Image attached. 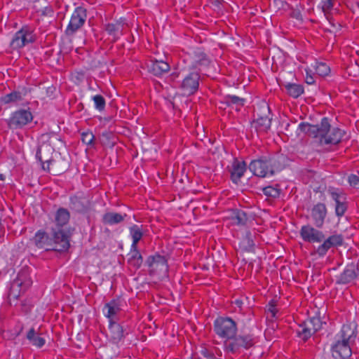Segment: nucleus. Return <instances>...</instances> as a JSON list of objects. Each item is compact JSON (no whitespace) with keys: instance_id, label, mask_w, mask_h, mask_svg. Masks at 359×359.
<instances>
[{"instance_id":"nucleus-24","label":"nucleus","mask_w":359,"mask_h":359,"mask_svg":"<svg viewBox=\"0 0 359 359\" xmlns=\"http://www.w3.org/2000/svg\"><path fill=\"white\" fill-rule=\"evenodd\" d=\"M70 215L69 211L63 208H60L57 210V211L55 213V221L57 225L56 228H53V229L58 230L61 229L64 231V230L62 229L63 226L67 224V222L69 220Z\"/></svg>"},{"instance_id":"nucleus-31","label":"nucleus","mask_w":359,"mask_h":359,"mask_svg":"<svg viewBox=\"0 0 359 359\" xmlns=\"http://www.w3.org/2000/svg\"><path fill=\"white\" fill-rule=\"evenodd\" d=\"M22 93L19 91H13L1 97L0 100L3 104L14 103L22 100Z\"/></svg>"},{"instance_id":"nucleus-3","label":"nucleus","mask_w":359,"mask_h":359,"mask_svg":"<svg viewBox=\"0 0 359 359\" xmlns=\"http://www.w3.org/2000/svg\"><path fill=\"white\" fill-rule=\"evenodd\" d=\"M32 284L28 269H22L18 274V276L11 283L8 293L10 304L12 301L17 300L20 294L25 292Z\"/></svg>"},{"instance_id":"nucleus-23","label":"nucleus","mask_w":359,"mask_h":359,"mask_svg":"<svg viewBox=\"0 0 359 359\" xmlns=\"http://www.w3.org/2000/svg\"><path fill=\"white\" fill-rule=\"evenodd\" d=\"M89 208L88 200L83 196H74L70 198V208L77 212H83Z\"/></svg>"},{"instance_id":"nucleus-7","label":"nucleus","mask_w":359,"mask_h":359,"mask_svg":"<svg viewBox=\"0 0 359 359\" xmlns=\"http://www.w3.org/2000/svg\"><path fill=\"white\" fill-rule=\"evenodd\" d=\"M33 120L32 112L27 109H19L14 111L8 121L11 129L22 128Z\"/></svg>"},{"instance_id":"nucleus-21","label":"nucleus","mask_w":359,"mask_h":359,"mask_svg":"<svg viewBox=\"0 0 359 359\" xmlns=\"http://www.w3.org/2000/svg\"><path fill=\"white\" fill-rule=\"evenodd\" d=\"M149 71L154 75L160 76L170 70L168 63L163 60H150L147 65Z\"/></svg>"},{"instance_id":"nucleus-37","label":"nucleus","mask_w":359,"mask_h":359,"mask_svg":"<svg viewBox=\"0 0 359 359\" xmlns=\"http://www.w3.org/2000/svg\"><path fill=\"white\" fill-rule=\"evenodd\" d=\"M263 193L266 196L269 198H276L280 196V189L278 187V186H268L263 188Z\"/></svg>"},{"instance_id":"nucleus-47","label":"nucleus","mask_w":359,"mask_h":359,"mask_svg":"<svg viewBox=\"0 0 359 359\" xmlns=\"http://www.w3.org/2000/svg\"><path fill=\"white\" fill-rule=\"evenodd\" d=\"M41 328L40 327H38L37 330L34 327H31L28 332H27L26 337H34L36 335H42L43 333L41 331Z\"/></svg>"},{"instance_id":"nucleus-32","label":"nucleus","mask_w":359,"mask_h":359,"mask_svg":"<svg viewBox=\"0 0 359 359\" xmlns=\"http://www.w3.org/2000/svg\"><path fill=\"white\" fill-rule=\"evenodd\" d=\"M285 87L287 93L294 98H297L304 93V88L299 84L289 83L286 84Z\"/></svg>"},{"instance_id":"nucleus-41","label":"nucleus","mask_w":359,"mask_h":359,"mask_svg":"<svg viewBox=\"0 0 359 359\" xmlns=\"http://www.w3.org/2000/svg\"><path fill=\"white\" fill-rule=\"evenodd\" d=\"M95 107L100 111L104 110L105 107V100L101 95H96L93 97Z\"/></svg>"},{"instance_id":"nucleus-51","label":"nucleus","mask_w":359,"mask_h":359,"mask_svg":"<svg viewBox=\"0 0 359 359\" xmlns=\"http://www.w3.org/2000/svg\"><path fill=\"white\" fill-rule=\"evenodd\" d=\"M4 234V226L0 222V238H1Z\"/></svg>"},{"instance_id":"nucleus-25","label":"nucleus","mask_w":359,"mask_h":359,"mask_svg":"<svg viewBox=\"0 0 359 359\" xmlns=\"http://www.w3.org/2000/svg\"><path fill=\"white\" fill-rule=\"evenodd\" d=\"M269 164L272 170V175L276 172L281 170L284 167L286 158L283 155H277L267 158Z\"/></svg>"},{"instance_id":"nucleus-48","label":"nucleus","mask_w":359,"mask_h":359,"mask_svg":"<svg viewBox=\"0 0 359 359\" xmlns=\"http://www.w3.org/2000/svg\"><path fill=\"white\" fill-rule=\"evenodd\" d=\"M245 241L247 242V246L249 250H250L254 246V242L252 239V234L250 232L247 231L245 237Z\"/></svg>"},{"instance_id":"nucleus-26","label":"nucleus","mask_w":359,"mask_h":359,"mask_svg":"<svg viewBox=\"0 0 359 359\" xmlns=\"http://www.w3.org/2000/svg\"><path fill=\"white\" fill-rule=\"evenodd\" d=\"M129 231L133 239L132 249H135L137 247L138 242L142 238L144 235L142 226L134 224L130 227Z\"/></svg>"},{"instance_id":"nucleus-50","label":"nucleus","mask_w":359,"mask_h":359,"mask_svg":"<svg viewBox=\"0 0 359 359\" xmlns=\"http://www.w3.org/2000/svg\"><path fill=\"white\" fill-rule=\"evenodd\" d=\"M306 83L311 85V84L314 83L315 80L311 75H309V74L307 73V75L306 77Z\"/></svg>"},{"instance_id":"nucleus-1","label":"nucleus","mask_w":359,"mask_h":359,"mask_svg":"<svg viewBox=\"0 0 359 359\" xmlns=\"http://www.w3.org/2000/svg\"><path fill=\"white\" fill-rule=\"evenodd\" d=\"M298 129L310 137L318 138L320 144H337L341 142L344 136L343 130L337 127L331 128L326 117L318 125L301 123Z\"/></svg>"},{"instance_id":"nucleus-12","label":"nucleus","mask_w":359,"mask_h":359,"mask_svg":"<svg viewBox=\"0 0 359 359\" xmlns=\"http://www.w3.org/2000/svg\"><path fill=\"white\" fill-rule=\"evenodd\" d=\"M249 169L255 175L260 177L272 175V170L267 161V158H262L251 161Z\"/></svg>"},{"instance_id":"nucleus-55","label":"nucleus","mask_w":359,"mask_h":359,"mask_svg":"<svg viewBox=\"0 0 359 359\" xmlns=\"http://www.w3.org/2000/svg\"><path fill=\"white\" fill-rule=\"evenodd\" d=\"M215 351H216V354L221 355V353H219L217 351V350H216Z\"/></svg>"},{"instance_id":"nucleus-33","label":"nucleus","mask_w":359,"mask_h":359,"mask_svg":"<svg viewBox=\"0 0 359 359\" xmlns=\"http://www.w3.org/2000/svg\"><path fill=\"white\" fill-rule=\"evenodd\" d=\"M323 241V243L316 250V253L320 257L325 256L331 248L334 247L330 236L326 239L324 238Z\"/></svg>"},{"instance_id":"nucleus-49","label":"nucleus","mask_w":359,"mask_h":359,"mask_svg":"<svg viewBox=\"0 0 359 359\" xmlns=\"http://www.w3.org/2000/svg\"><path fill=\"white\" fill-rule=\"evenodd\" d=\"M348 182L350 184L354 187H359V177L356 175H351L348 177Z\"/></svg>"},{"instance_id":"nucleus-14","label":"nucleus","mask_w":359,"mask_h":359,"mask_svg":"<svg viewBox=\"0 0 359 359\" xmlns=\"http://www.w3.org/2000/svg\"><path fill=\"white\" fill-rule=\"evenodd\" d=\"M349 339L343 338L332 346V353L335 359H346L351 355Z\"/></svg>"},{"instance_id":"nucleus-27","label":"nucleus","mask_w":359,"mask_h":359,"mask_svg":"<svg viewBox=\"0 0 359 359\" xmlns=\"http://www.w3.org/2000/svg\"><path fill=\"white\" fill-rule=\"evenodd\" d=\"M130 256L128 260V264L135 269H139L143 262V258L137 247L135 249H130Z\"/></svg>"},{"instance_id":"nucleus-52","label":"nucleus","mask_w":359,"mask_h":359,"mask_svg":"<svg viewBox=\"0 0 359 359\" xmlns=\"http://www.w3.org/2000/svg\"><path fill=\"white\" fill-rule=\"evenodd\" d=\"M172 77H177L179 76L178 73H172L171 75Z\"/></svg>"},{"instance_id":"nucleus-13","label":"nucleus","mask_w":359,"mask_h":359,"mask_svg":"<svg viewBox=\"0 0 359 359\" xmlns=\"http://www.w3.org/2000/svg\"><path fill=\"white\" fill-rule=\"evenodd\" d=\"M300 236L303 241L308 243H321L325 238L321 231L310 225H304L301 228Z\"/></svg>"},{"instance_id":"nucleus-18","label":"nucleus","mask_w":359,"mask_h":359,"mask_svg":"<svg viewBox=\"0 0 359 359\" xmlns=\"http://www.w3.org/2000/svg\"><path fill=\"white\" fill-rule=\"evenodd\" d=\"M247 338H227L224 344L226 351L235 353L239 350V348L243 346L245 348H248L252 346L253 343L252 341L246 342L245 339Z\"/></svg>"},{"instance_id":"nucleus-19","label":"nucleus","mask_w":359,"mask_h":359,"mask_svg":"<svg viewBox=\"0 0 359 359\" xmlns=\"http://www.w3.org/2000/svg\"><path fill=\"white\" fill-rule=\"evenodd\" d=\"M359 272L358 266L354 263L348 264L344 271L339 276L337 283L340 284H347L353 280Z\"/></svg>"},{"instance_id":"nucleus-22","label":"nucleus","mask_w":359,"mask_h":359,"mask_svg":"<svg viewBox=\"0 0 359 359\" xmlns=\"http://www.w3.org/2000/svg\"><path fill=\"white\" fill-rule=\"evenodd\" d=\"M253 126L259 133L266 132L271 127V119L266 115H261L258 112H255Z\"/></svg>"},{"instance_id":"nucleus-43","label":"nucleus","mask_w":359,"mask_h":359,"mask_svg":"<svg viewBox=\"0 0 359 359\" xmlns=\"http://www.w3.org/2000/svg\"><path fill=\"white\" fill-rule=\"evenodd\" d=\"M28 344L34 346L37 348L42 347L45 344L44 338H27Z\"/></svg>"},{"instance_id":"nucleus-44","label":"nucleus","mask_w":359,"mask_h":359,"mask_svg":"<svg viewBox=\"0 0 359 359\" xmlns=\"http://www.w3.org/2000/svg\"><path fill=\"white\" fill-rule=\"evenodd\" d=\"M341 337H355L353 330L351 329L350 325H344L341 328Z\"/></svg>"},{"instance_id":"nucleus-39","label":"nucleus","mask_w":359,"mask_h":359,"mask_svg":"<svg viewBox=\"0 0 359 359\" xmlns=\"http://www.w3.org/2000/svg\"><path fill=\"white\" fill-rule=\"evenodd\" d=\"M95 136L92 132L86 131L81 133V140L87 145L94 144Z\"/></svg>"},{"instance_id":"nucleus-29","label":"nucleus","mask_w":359,"mask_h":359,"mask_svg":"<svg viewBox=\"0 0 359 359\" xmlns=\"http://www.w3.org/2000/svg\"><path fill=\"white\" fill-rule=\"evenodd\" d=\"M123 29V24L116 22L115 24L111 23L106 26L105 30L109 34L113 36L114 39H116L119 34H121Z\"/></svg>"},{"instance_id":"nucleus-4","label":"nucleus","mask_w":359,"mask_h":359,"mask_svg":"<svg viewBox=\"0 0 359 359\" xmlns=\"http://www.w3.org/2000/svg\"><path fill=\"white\" fill-rule=\"evenodd\" d=\"M184 62L189 69H197L208 66L210 60L201 48H196L189 49L184 55Z\"/></svg>"},{"instance_id":"nucleus-54","label":"nucleus","mask_w":359,"mask_h":359,"mask_svg":"<svg viewBox=\"0 0 359 359\" xmlns=\"http://www.w3.org/2000/svg\"><path fill=\"white\" fill-rule=\"evenodd\" d=\"M0 180H4V177L3 175H0Z\"/></svg>"},{"instance_id":"nucleus-30","label":"nucleus","mask_w":359,"mask_h":359,"mask_svg":"<svg viewBox=\"0 0 359 359\" xmlns=\"http://www.w3.org/2000/svg\"><path fill=\"white\" fill-rule=\"evenodd\" d=\"M223 102L228 106H232L233 107H236V109H238L239 107L244 105L245 100L236 95H226L224 97Z\"/></svg>"},{"instance_id":"nucleus-35","label":"nucleus","mask_w":359,"mask_h":359,"mask_svg":"<svg viewBox=\"0 0 359 359\" xmlns=\"http://www.w3.org/2000/svg\"><path fill=\"white\" fill-rule=\"evenodd\" d=\"M109 330L112 337L123 336L124 331L122 326L114 320L109 321Z\"/></svg>"},{"instance_id":"nucleus-53","label":"nucleus","mask_w":359,"mask_h":359,"mask_svg":"<svg viewBox=\"0 0 359 359\" xmlns=\"http://www.w3.org/2000/svg\"><path fill=\"white\" fill-rule=\"evenodd\" d=\"M264 111H268V112H269V107H266L264 109Z\"/></svg>"},{"instance_id":"nucleus-40","label":"nucleus","mask_w":359,"mask_h":359,"mask_svg":"<svg viewBox=\"0 0 359 359\" xmlns=\"http://www.w3.org/2000/svg\"><path fill=\"white\" fill-rule=\"evenodd\" d=\"M201 355L203 357V359H221L219 358H217L212 350L210 349L209 348L203 346H201V349L200 351Z\"/></svg>"},{"instance_id":"nucleus-28","label":"nucleus","mask_w":359,"mask_h":359,"mask_svg":"<svg viewBox=\"0 0 359 359\" xmlns=\"http://www.w3.org/2000/svg\"><path fill=\"white\" fill-rule=\"evenodd\" d=\"M124 217L116 212H107L103 215L102 222L105 224L113 225L121 222Z\"/></svg>"},{"instance_id":"nucleus-45","label":"nucleus","mask_w":359,"mask_h":359,"mask_svg":"<svg viewBox=\"0 0 359 359\" xmlns=\"http://www.w3.org/2000/svg\"><path fill=\"white\" fill-rule=\"evenodd\" d=\"M155 262H163L164 263L165 262V259L163 258V257L161 256V255H156V256H150L148 257L147 260V263L148 264L149 266H151L153 265L154 263Z\"/></svg>"},{"instance_id":"nucleus-16","label":"nucleus","mask_w":359,"mask_h":359,"mask_svg":"<svg viewBox=\"0 0 359 359\" xmlns=\"http://www.w3.org/2000/svg\"><path fill=\"white\" fill-rule=\"evenodd\" d=\"M53 151V148L46 143L41 144L37 149L36 158L42 163L43 170L50 171L49 165L53 164V161L50 155Z\"/></svg>"},{"instance_id":"nucleus-9","label":"nucleus","mask_w":359,"mask_h":359,"mask_svg":"<svg viewBox=\"0 0 359 359\" xmlns=\"http://www.w3.org/2000/svg\"><path fill=\"white\" fill-rule=\"evenodd\" d=\"M322 325L323 323L319 318H311L298 325L297 332L298 335L311 337L322 328Z\"/></svg>"},{"instance_id":"nucleus-11","label":"nucleus","mask_w":359,"mask_h":359,"mask_svg":"<svg viewBox=\"0 0 359 359\" xmlns=\"http://www.w3.org/2000/svg\"><path fill=\"white\" fill-rule=\"evenodd\" d=\"M200 78L199 73L196 72L186 76L180 85L182 93L187 96L194 94L198 89Z\"/></svg>"},{"instance_id":"nucleus-2","label":"nucleus","mask_w":359,"mask_h":359,"mask_svg":"<svg viewBox=\"0 0 359 359\" xmlns=\"http://www.w3.org/2000/svg\"><path fill=\"white\" fill-rule=\"evenodd\" d=\"M35 246L46 251H67L70 245L67 235L61 229H53V238L43 231H38L32 239Z\"/></svg>"},{"instance_id":"nucleus-42","label":"nucleus","mask_w":359,"mask_h":359,"mask_svg":"<svg viewBox=\"0 0 359 359\" xmlns=\"http://www.w3.org/2000/svg\"><path fill=\"white\" fill-rule=\"evenodd\" d=\"M277 309L276 308V305L272 302H270L268 306V309L266 310L267 313V319L273 320L276 318Z\"/></svg>"},{"instance_id":"nucleus-10","label":"nucleus","mask_w":359,"mask_h":359,"mask_svg":"<svg viewBox=\"0 0 359 359\" xmlns=\"http://www.w3.org/2000/svg\"><path fill=\"white\" fill-rule=\"evenodd\" d=\"M86 19V10L81 6L76 8L66 29V34L67 35H72L75 33L83 25Z\"/></svg>"},{"instance_id":"nucleus-34","label":"nucleus","mask_w":359,"mask_h":359,"mask_svg":"<svg viewBox=\"0 0 359 359\" xmlns=\"http://www.w3.org/2000/svg\"><path fill=\"white\" fill-rule=\"evenodd\" d=\"M232 219L233 220V223L238 225H245L248 221V216L244 211L237 210L233 212Z\"/></svg>"},{"instance_id":"nucleus-5","label":"nucleus","mask_w":359,"mask_h":359,"mask_svg":"<svg viewBox=\"0 0 359 359\" xmlns=\"http://www.w3.org/2000/svg\"><path fill=\"white\" fill-rule=\"evenodd\" d=\"M36 36L33 30L29 27H23L18 31L11 41L10 46L13 49L21 48L29 43L34 42Z\"/></svg>"},{"instance_id":"nucleus-38","label":"nucleus","mask_w":359,"mask_h":359,"mask_svg":"<svg viewBox=\"0 0 359 359\" xmlns=\"http://www.w3.org/2000/svg\"><path fill=\"white\" fill-rule=\"evenodd\" d=\"M316 72L319 76H325L330 72V69L325 63L318 62L316 66Z\"/></svg>"},{"instance_id":"nucleus-15","label":"nucleus","mask_w":359,"mask_h":359,"mask_svg":"<svg viewBox=\"0 0 359 359\" xmlns=\"http://www.w3.org/2000/svg\"><path fill=\"white\" fill-rule=\"evenodd\" d=\"M327 215V209L325 203H318L311 210V217L313 224L317 228L323 227Z\"/></svg>"},{"instance_id":"nucleus-20","label":"nucleus","mask_w":359,"mask_h":359,"mask_svg":"<svg viewBox=\"0 0 359 359\" xmlns=\"http://www.w3.org/2000/svg\"><path fill=\"white\" fill-rule=\"evenodd\" d=\"M246 170V164L244 161L234 159L229 169L231 180L233 183L238 184Z\"/></svg>"},{"instance_id":"nucleus-17","label":"nucleus","mask_w":359,"mask_h":359,"mask_svg":"<svg viewBox=\"0 0 359 359\" xmlns=\"http://www.w3.org/2000/svg\"><path fill=\"white\" fill-rule=\"evenodd\" d=\"M122 301L121 299L111 300L103 308L104 316L109 319V321L115 320L122 311Z\"/></svg>"},{"instance_id":"nucleus-6","label":"nucleus","mask_w":359,"mask_h":359,"mask_svg":"<svg viewBox=\"0 0 359 359\" xmlns=\"http://www.w3.org/2000/svg\"><path fill=\"white\" fill-rule=\"evenodd\" d=\"M215 330L220 337H236V323L230 318L219 317L215 321Z\"/></svg>"},{"instance_id":"nucleus-8","label":"nucleus","mask_w":359,"mask_h":359,"mask_svg":"<svg viewBox=\"0 0 359 359\" xmlns=\"http://www.w3.org/2000/svg\"><path fill=\"white\" fill-rule=\"evenodd\" d=\"M327 193L335 202V214L341 217L348 209L347 198L345 193L334 187H329Z\"/></svg>"},{"instance_id":"nucleus-36","label":"nucleus","mask_w":359,"mask_h":359,"mask_svg":"<svg viewBox=\"0 0 359 359\" xmlns=\"http://www.w3.org/2000/svg\"><path fill=\"white\" fill-rule=\"evenodd\" d=\"M335 0H321V8L326 18L330 22V11L332 9Z\"/></svg>"},{"instance_id":"nucleus-46","label":"nucleus","mask_w":359,"mask_h":359,"mask_svg":"<svg viewBox=\"0 0 359 359\" xmlns=\"http://www.w3.org/2000/svg\"><path fill=\"white\" fill-rule=\"evenodd\" d=\"M334 247L341 246L343 244L344 237L341 234H334L330 236Z\"/></svg>"}]
</instances>
